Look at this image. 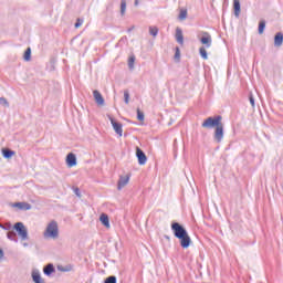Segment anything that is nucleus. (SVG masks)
<instances>
[{
	"instance_id": "nucleus-28",
	"label": "nucleus",
	"mask_w": 283,
	"mask_h": 283,
	"mask_svg": "<svg viewBox=\"0 0 283 283\" xmlns=\"http://www.w3.org/2000/svg\"><path fill=\"white\" fill-rule=\"evenodd\" d=\"M118 280L116 279L115 275H111V276H107L105 280H104V283H117Z\"/></svg>"
},
{
	"instance_id": "nucleus-12",
	"label": "nucleus",
	"mask_w": 283,
	"mask_h": 283,
	"mask_svg": "<svg viewBox=\"0 0 283 283\" xmlns=\"http://www.w3.org/2000/svg\"><path fill=\"white\" fill-rule=\"evenodd\" d=\"M175 39L179 45H185V35L182 34V29L177 28Z\"/></svg>"
},
{
	"instance_id": "nucleus-9",
	"label": "nucleus",
	"mask_w": 283,
	"mask_h": 283,
	"mask_svg": "<svg viewBox=\"0 0 283 283\" xmlns=\"http://www.w3.org/2000/svg\"><path fill=\"white\" fill-rule=\"evenodd\" d=\"M136 157L138 160V165H147V155L140 147H136Z\"/></svg>"
},
{
	"instance_id": "nucleus-37",
	"label": "nucleus",
	"mask_w": 283,
	"mask_h": 283,
	"mask_svg": "<svg viewBox=\"0 0 283 283\" xmlns=\"http://www.w3.org/2000/svg\"><path fill=\"white\" fill-rule=\"evenodd\" d=\"M81 25H83V20L78 18L75 22V28L78 29Z\"/></svg>"
},
{
	"instance_id": "nucleus-33",
	"label": "nucleus",
	"mask_w": 283,
	"mask_h": 283,
	"mask_svg": "<svg viewBox=\"0 0 283 283\" xmlns=\"http://www.w3.org/2000/svg\"><path fill=\"white\" fill-rule=\"evenodd\" d=\"M0 105H3V107H10V103L6 97H0Z\"/></svg>"
},
{
	"instance_id": "nucleus-5",
	"label": "nucleus",
	"mask_w": 283,
	"mask_h": 283,
	"mask_svg": "<svg viewBox=\"0 0 283 283\" xmlns=\"http://www.w3.org/2000/svg\"><path fill=\"white\" fill-rule=\"evenodd\" d=\"M200 43L205 45L203 48H211L213 40L211 39V34L207 31L201 32V38L199 39Z\"/></svg>"
},
{
	"instance_id": "nucleus-26",
	"label": "nucleus",
	"mask_w": 283,
	"mask_h": 283,
	"mask_svg": "<svg viewBox=\"0 0 283 283\" xmlns=\"http://www.w3.org/2000/svg\"><path fill=\"white\" fill-rule=\"evenodd\" d=\"M134 63H136V55L132 54L128 57V69L134 70Z\"/></svg>"
},
{
	"instance_id": "nucleus-13",
	"label": "nucleus",
	"mask_w": 283,
	"mask_h": 283,
	"mask_svg": "<svg viewBox=\"0 0 283 283\" xmlns=\"http://www.w3.org/2000/svg\"><path fill=\"white\" fill-rule=\"evenodd\" d=\"M93 96H94L95 103H97L101 106L105 105V98L103 97V94H101V92L96 90L93 91Z\"/></svg>"
},
{
	"instance_id": "nucleus-27",
	"label": "nucleus",
	"mask_w": 283,
	"mask_h": 283,
	"mask_svg": "<svg viewBox=\"0 0 283 283\" xmlns=\"http://www.w3.org/2000/svg\"><path fill=\"white\" fill-rule=\"evenodd\" d=\"M137 120H139L140 123H143V120H145V113H143V111H140V108H137Z\"/></svg>"
},
{
	"instance_id": "nucleus-19",
	"label": "nucleus",
	"mask_w": 283,
	"mask_h": 283,
	"mask_svg": "<svg viewBox=\"0 0 283 283\" xmlns=\"http://www.w3.org/2000/svg\"><path fill=\"white\" fill-rule=\"evenodd\" d=\"M17 153L10 148H2V156L3 158H7V160H10L12 156H14Z\"/></svg>"
},
{
	"instance_id": "nucleus-34",
	"label": "nucleus",
	"mask_w": 283,
	"mask_h": 283,
	"mask_svg": "<svg viewBox=\"0 0 283 283\" xmlns=\"http://www.w3.org/2000/svg\"><path fill=\"white\" fill-rule=\"evenodd\" d=\"M185 19H187V10H181L179 12V20L185 21Z\"/></svg>"
},
{
	"instance_id": "nucleus-22",
	"label": "nucleus",
	"mask_w": 283,
	"mask_h": 283,
	"mask_svg": "<svg viewBox=\"0 0 283 283\" xmlns=\"http://www.w3.org/2000/svg\"><path fill=\"white\" fill-rule=\"evenodd\" d=\"M264 30H266V21L260 20L258 29L259 34H264Z\"/></svg>"
},
{
	"instance_id": "nucleus-24",
	"label": "nucleus",
	"mask_w": 283,
	"mask_h": 283,
	"mask_svg": "<svg viewBox=\"0 0 283 283\" xmlns=\"http://www.w3.org/2000/svg\"><path fill=\"white\" fill-rule=\"evenodd\" d=\"M199 54H200L201 59H203L205 61H207V59H209L206 46H201L199 49Z\"/></svg>"
},
{
	"instance_id": "nucleus-11",
	"label": "nucleus",
	"mask_w": 283,
	"mask_h": 283,
	"mask_svg": "<svg viewBox=\"0 0 283 283\" xmlns=\"http://www.w3.org/2000/svg\"><path fill=\"white\" fill-rule=\"evenodd\" d=\"M43 273H44V275H46V277H50L52 275V273H56V268H54V264L48 263L43 268Z\"/></svg>"
},
{
	"instance_id": "nucleus-2",
	"label": "nucleus",
	"mask_w": 283,
	"mask_h": 283,
	"mask_svg": "<svg viewBox=\"0 0 283 283\" xmlns=\"http://www.w3.org/2000/svg\"><path fill=\"white\" fill-rule=\"evenodd\" d=\"M43 238L56 240L59 238V223L56 221H51L43 232Z\"/></svg>"
},
{
	"instance_id": "nucleus-40",
	"label": "nucleus",
	"mask_w": 283,
	"mask_h": 283,
	"mask_svg": "<svg viewBox=\"0 0 283 283\" xmlns=\"http://www.w3.org/2000/svg\"><path fill=\"white\" fill-rule=\"evenodd\" d=\"M139 0H135L134 6L138 7Z\"/></svg>"
},
{
	"instance_id": "nucleus-16",
	"label": "nucleus",
	"mask_w": 283,
	"mask_h": 283,
	"mask_svg": "<svg viewBox=\"0 0 283 283\" xmlns=\"http://www.w3.org/2000/svg\"><path fill=\"white\" fill-rule=\"evenodd\" d=\"M128 182H129V175L125 177L120 176L117 182L118 191H120V189H123L126 185H128Z\"/></svg>"
},
{
	"instance_id": "nucleus-10",
	"label": "nucleus",
	"mask_w": 283,
	"mask_h": 283,
	"mask_svg": "<svg viewBox=\"0 0 283 283\" xmlns=\"http://www.w3.org/2000/svg\"><path fill=\"white\" fill-rule=\"evenodd\" d=\"M13 207H15L17 209H20V211H30V209H32V205L25 201L15 202Z\"/></svg>"
},
{
	"instance_id": "nucleus-15",
	"label": "nucleus",
	"mask_w": 283,
	"mask_h": 283,
	"mask_svg": "<svg viewBox=\"0 0 283 283\" xmlns=\"http://www.w3.org/2000/svg\"><path fill=\"white\" fill-rule=\"evenodd\" d=\"M31 277L34 283H45L43 277H41V272H39V270H33L31 273Z\"/></svg>"
},
{
	"instance_id": "nucleus-29",
	"label": "nucleus",
	"mask_w": 283,
	"mask_h": 283,
	"mask_svg": "<svg viewBox=\"0 0 283 283\" xmlns=\"http://www.w3.org/2000/svg\"><path fill=\"white\" fill-rule=\"evenodd\" d=\"M175 61L180 63V48L178 46L175 48Z\"/></svg>"
},
{
	"instance_id": "nucleus-7",
	"label": "nucleus",
	"mask_w": 283,
	"mask_h": 283,
	"mask_svg": "<svg viewBox=\"0 0 283 283\" xmlns=\"http://www.w3.org/2000/svg\"><path fill=\"white\" fill-rule=\"evenodd\" d=\"M177 240L180 241L181 249H189L191 247V237H189V232H186V234L177 237Z\"/></svg>"
},
{
	"instance_id": "nucleus-23",
	"label": "nucleus",
	"mask_w": 283,
	"mask_h": 283,
	"mask_svg": "<svg viewBox=\"0 0 283 283\" xmlns=\"http://www.w3.org/2000/svg\"><path fill=\"white\" fill-rule=\"evenodd\" d=\"M24 61H32V49L28 48L23 54Z\"/></svg>"
},
{
	"instance_id": "nucleus-30",
	"label": "nucleus",
	"mask_w": 283,
	"mask_h": 283,
	"mask_svg": "<svg viewBox=\"0 0 283 283\" xmlns=\"http://www.w3.org/2000/svg\"><path fill=\"white\" fill-rule=\"evenodd\" d=\"M126 10H127V1L122 0L120 1V14H125Z\"/></svg>"
},
{
	"instance_id": "nucleus-18",
	"label": "nucleus",
	"mask_w": 283,
	"mask_h": 283,
	"mask_svg": "<svg viewBox=\"0 0 283 283\" xmlns=\"http://www.w3.org/2000/svg\"><path fill=\"white\" fill-rule=\"evenodd\" d=\"M282 43H283V33L282 32H277L274 35V46L275 48H281Z\"/></svg>"
},
{
	"instance_id": "nucleus-42",
	"label": "nucleus",
	"mask_w": 283,
	"mask_h": 283,
	"mask_svg": "<svg viewBox=\"0 0 283 283\" xmlns=\"http://www.w3.org/2000/svg\"><path fill=\"white\" fill-rule=\"evenodd\" d=\"M23 247H28V243H23Z\"/></svg>"
},
{
	"instance_id": "nucleus-31",
	"label": "nucleus",
	"mask_w": 283,
	"mask_h": 283,
	"mask_svg": "<svg viewBox=\"0 0 283 283\" xmlns=\"http://www.w3.org/2000/svg\"><path fill=\"white\" fill-rule=\"evenodd\" d=\"M149 34L151 36H158V28L157 27H149Z\"/></svg>"
},
{
	"instance_id": "nucleus-8",
	"label": "nucleus",
	"mask_w": 283,
	"mask_h": 283,
	"mask_svg": "<svg viewBox=\"0 0 283 283\" xmlns=\"http://www.w3.org/2000/svg\"><path fill=\"white\" fill-rule=\"evenodd\" d=\"M177 240L180 241L181 249H189L191 247V237H189V232H186V234L177 237Z\"/></svg>"
},
{
	"instance_id": "nucleus-20",
	"label": "nucleus",
	"mask_w": 283,
	"mask_h": 283,
	"mask_svg": "<svg viewBox=\"0 0 283 283\" xmlns=\"http://www.w3.org/2000/svg\"><path fill=\"white\" fill-rule=\"evenodd\" d=\"M99 222H102V224L106 227V229H109V216H107L106 213H102L99 216Z\"/></svg>"
},
{
	"instance_id": "nucleus-3",
	"label": "nucleus",
	"mask_w": 283,
	"mask_h": 283,
	"mask_svg": "<svg viewBox=\"0 0 283 283\" xmlns=\"http://www.w3.org/2000/svg\"><path fill=\"white\" fill-rule=\"evenodd\" d=\"M13 231L18 233L21 240H28V228H25V224H23V222H15L13 224Z\"/></svg>"
},
{
	"instance_id": "nucleus-14",
	"label": "nucleus",
	"mask_w": 283,
	"mask_h": 283,
	"mask_svg": "<svg viewBox=\"0 0 283 283\" xmlns=\"http://www.w3.org/2000/svg\"><path fill=\"white\" fill-rule=\"evenodd\" d=\"M66 165L67 167H76V155L74 153L67 154Z\"/></svg>"
},
{
	"instance_id": "nucleus-39",
	"label": "nucleus",
	"mask_w": 283,
	"mask_h": 283,
	"mask_svg": "<svg viewBox=\"0 0 283 283\" xmlns=\"http://www.w3.org/2000/svg\"><path fill=\"white\" fill-rule=\"evenodd\" d=\"M4 255H6V253L3 252V249L0 248V260H3Z\"/></svg>"
},
{
	"instance_id": "nucleus-32",
	"label": "nucleus",
	"mask_w": 283,
	"mask_h": 283,
	"mask_svg": "<svg viewBox=\"0 0 283 283\" xmlns=\"http://www.w3.org/2000/svg\"><path fill=\"white\" fill-rule=\"evenodd\" d=\"M124 103L126 105H129V91L128 90L124 91Z\"/></svg>"
},
{
	"instance_id": "nucleus-17",
	"label": "nucleus",
	"mask_w": 283,
	"mask_h": 283,
	"mask_svg": "<svg viewBox=\"0 0 283 283\" xmlns=\"http://www.w3.org/2000/svg\"><path fill=\"white\" fill-rule=\"evenodd\" d=\"M233 11L234 17L240 19V12L242 11V6L240 4V0H233Z\"/></svg>"
},
{
	"instance_id": "nucleus-6",
	"label": "nucleus",
	"mask_w": 283,
	"mask_h": 283,
	"mask_svg": "<svg viewBox=\"0 0 283 283\" xmlns=\"http://www.w3.org/2000/svg\"><path fill=\"white\" fill-rule=\"evenodd\" d=\"M108 120H111V125L115 134H117L119 137L123 136V124L112 116H108Z\"/></svg>"
},
{
	"instance_id": "nucleus-4",
	"label": "nucleus",
	"mask_w": 283,
	"mask_h": 283,
	"mask_svg": "<svg viewBox=\"0 0 283 283\" xmlns=\"http://www.w3.org/2000/svg\"><path fill=\"white\" fill-rule=\"evenodd\" d=\"M170 227H171V231H172L175 238H179L180 235H185L186 233H188L185 226H182L176 221H174Z\"/></svg>"
},
{
	"instance_id": "nucleus-36",
	"label": "nucleus",
	"mask_w": 283,
	"mask_h": 283,
	"mask_svg": "<svg viewBox=\"0 0 283 283\" xmlns=\"http://www.w3.org/2000/svg\"><path fill=\"white\" fill-rule=\"evenodd\" d=\"M0 229H3L4 231H10V229H12V224L8 223L7 226H3L0 223Z\"/></svg>"
},
{
	"instance_id": "nucleus-21",
	"label": "nucleus",
	"mask_w": 283,
	"mask_h": 283,
	"mask_svg": "<svg viewBox=\"0 0 283 283\" xmlns=\"http://www.w3.org/2000/svg\"><path fill=\"white\" fill-rule=\"evenodd\" d=\"M72 269H74V266H72V264H67L65 266L57 265V271H61V273H70V271H72Z\"/></svg>"
},
{
	"instance_id": "nucleus-41",
	"label": "nucleus",
	"mask_w": 283,
	"mask_h": 283,
	"mask_svg": "<svg viewBox=\"0 0 283 283\" xmlns=\"http://www.w3.org/2000/svg\"><path fill=\"white\" fill-rule=\"evenodd\" d=\"M132 30H134V27L129 28V29L127 30V32H132Z\"/></svg>"
},
{
	"instance_id": "nucleus-35",
	"label": "nucleus",
	"mask_w": 283,
	"mask_h": 283,
	"mask_svg": "<svg viewBox=\"0 0 283 283\" xmlns=\"http://www.w3.org/2000/svg\"><path fill=\"white\" fill-rule=\"evenodd\" d=\"M249 101L252 107H255V97H253V93L249 94Z\"/></svg>"
},
{
	"instance_id": "nucleus-25",
	"label": "nucleus",
	"mask_w": 283,
	"mask_h": 283,
	"mask_svg": "<svg viewBox=\"0 0 283 283\" xmlns=\"http://www.w3.org/2000/svg\"><path fill=\"white\" fill-rule=\"evenodd\" d=\"M7 238H8V240H11L12 242H19V241L17 240V232H14V230L9 231V232L7 233Z\"/></svg>"
},
{
	"instance_id": "nucleus-38",
	"label": "nucleus",
	"mask_w": 283,
	"mask_h": 283,
	"mask_svg": "<svg viewBox=\"0 0 283 283\" xmlns=\"http://www.w3.org/2000/svg\"><path fill=\"white\" fill-rule=\"evenodd\" d=\"M74 193L75 196H77L78 198H81V190L78 188L74 189Z\"/></svg>"
},
{
	"instance_id": "nucleus-1",
	"label": "nucleus",
	"mask_w": 283,
	"mask_h": 283,
	"mask_svg": "<svg viewBox=\"0 0 283 283\" xmlns=\"http://www.w3.org/2000/svg\"><path fill=\"white\" fill-rule=\"evenodd\" d=\"M201 127L205 129L214 128V143H220L224 138V124L222 123L221 115L210 116L203 120Z\"/></svg>"
}]
</instances>
